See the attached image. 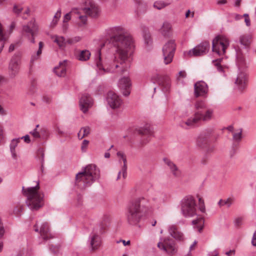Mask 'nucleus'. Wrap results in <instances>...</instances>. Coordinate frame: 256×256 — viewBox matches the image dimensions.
I'll list each match as a JSON object with an SVG mask.
<instances>
[{
  "label": "nucleus",
  "instance_id": "1",
  "mask_svg": "<svg viewBox=\"0 0 256 256\" xmlns=\"http://www.w3.org/2000/svg\"><path fill=\"white\" fill-rule=\"evenodd\" d=\"M111 35L108 40L115 48L114 59L106 62L104 66L100 50H98L95 56L96 66L100 74L106 72L123 74L126 71L129 66H124L132 54L134 48V41L128 30L122 26H116L109 29Z\"/></svg>",
  "mask_w": 256,
  "mask_h": 256
},
{
  "label": "nucleus",
  "instance_id": "2",
  "mask_svg": "<svg viewBox=\"0 0 256 256\" xmlns=\"http://www.w3.org/2000/svg\"><path fill=\"white\" fill-rule=\"evenodd\" d=\"M148 200L143 198H138L128 204L126 216L129 224L137 226L144 217L149 210Z\"/></svg>",
  "mask_w": 256,
  "mask_h": 256
},
{
  "label": "nucleus",
  "instance_id": "3",
  "mask_svg": "<svg viewBox=\"0 0 256 256\" xmlns=\"http://www.w3.org/2000/svg\"><path fill=\"white\" fill-rule=\"evenodd\" d=\"M40 188L39 182L34 186L24 188L22 187L24 194L27 197L26 204L32 210H38L44 205V194L38 192Z\"/></svg>",
  "mask_w": 256,
  "mask_h": 256
},
{
  "label": "nucleus",
  "instance_id": "4",
  "mask_svg": "<svg viewBox=\"0 0 256 256\" xmlns=\"http://www.w3.org/2000/svg\"><path fill=\"white\" fill-rule=\"evenodd\" d=\"M100 177L99 169L95 164H90L86 166L84 170L76 174V184L78 186H81V182L83 186H90Z\"/></svg>",
  "mask_w": 256,
  "mask_h": 256
},
{
  "label": "nucleus",
  "instance_id": "5",
  "mask_svg": "<svg viewBox=\"0 0 256 256\" xmlns=\"http://www.w3.org/2000/svg\"><path fill=\"white\" fill-rule=\"evenodd\" d=\"M252 36L250 34H244L240 36L239 42L240 46L235 48L236 51V64L240 68L246 66V61L244 54L248 52L252 43Z\"/></svg>",
  "mask_w": 256,
  "mask_h": 256
},
{
  "label": "nucleus",
  "instance_id": "6",
  "mask_svg": "<svg viewBox=\"0 0 256 256\" xmlns=\"http://www.w3.org/2000/svg\"><path fill=\"white\" fill-rule=\"evenodd\" d=\"M194 107L197 110L195 112L194 118H189L186 122V124L187 126H195L198 124L202 120H207L211 118L212 111L210 110H208L205 114L202 113L201 110L205 109L206 106L205 102L203 100L197 101L195 104Z\"/></svg>",
  "mask_w": 256,
  "mask_h": 256
},
{
  "label": "nucleus",
  "instance_id": "7",
  "mask_svg": "<svg viewBox=\"0 0 256 256\" xmlns=\"http://www.w3.org/2000/svg\"><path fill=\"white\" fill-rule=\"evenodd\" d=\"M181 212L185 218L192 217L196 215V204L194 198L187 196L180 202Z\"/></svg>",
  "mask_w": 256,
  "mask_h": 256
},
{
  "label": "nucleus",
  "instance_id": "8",
  "mask_svg": "<svg viewBox=\"0 0 256 256\" xmlns=\"http://www.w3.org/2000/svg\"><path fill=\"white\" fill-rule=\"evenodd\" d=\"M38 32V26L34 18L22 26V34L32 43H35L34 37L37 35Z\"/></svg>",
  "mask_w": 256,
  "mask_h": 256
},
{
  "label": "nucleus",
  "instance_id": "9",
  "mask_svg": "<svg viewBox=\"0 0 256 256\" xmlns=\"http://www.w3.org/2000/svg\"><path fill=\"white\" fill-rule=\"evenodd\" d=\"M229 45L228 40L224 36H216L212 42V50L219 56L224 54L226 50Z\"/></svg>",
  "mask_w": 256,
  "mask_h": 256
},
{
  "label": "nucleus",
  "instance_id": "10",
  "mask_svg": "<svg viewBox=\"0 0 256 256\" xmlns=\"http://www.w3.org/2000/svg\"><path fill=\"white\" fill-rule=\"evenodd\" d=\"M20 64V56L18 54L12 56L8 66V74L10 78H14L18 74Z\"/></svg>",
  "mask_w": 256,
  "mask_h": 256
},
{
  "label": "nucleus",
  "instance_id": "11",
  "mask_svg": "<svg viewBox=\"0 0 256 256\" xmlns=\"http://www.w3.org/2000/svg\"><path fill=\"white\" fill-rule=\"evenodd\" d=\"M176 45L174 40L168 41L163 46V56L164 62L166 64L172 62L176 50Z\"/></svg>",
  "mask_w": 256,
  "mask_h": 256
},
{
  "label": "nucleus",
  "instance_id": "12",
  "mask_svg": "<svg viewBox=\"0 0 256 256\" xmlns=\"http://www.w3.org/2000/svg\"><path fill=\"white\" fill-rule=\"evenodd\" d=\"M34 230L36 232H40L44 240H48L54 238V236L50 232L49 225L46 222L42 223L40 226L38 223L36 222L34 225Z\"/></svg>",
  "mask_w": 256,
  "mask_h": 256
},
{
  "label": "nucleus",
  "instance_id": "13",
  "mask_svg": "<svg viewBox=\"0 0 256 256\" xmlns=\"http://www.w3.org/2000/svg\"><path fill=\"white\" fill-rule=\"evenodd\" d=\"M210 48L209 42L205 41L202 42L200 44L190 50L187 54L190 56H198L206 54Z\"/></svg>",
  "mask_w": 256,
  "mask_h": 256
},
{
  "label": "nucleus",
  "instance_id": "14",
  "mask_svg": "<svg viewBox=\"0 0 256 256\" xmlns=\"http://www.w3.org/2000/svg\"><path fill=\"white\" fill-rule=\"evenodd\" d=\"M82 10L86 14L92 18H96L100 14V10L98 6L91 0L86 2V6L82 8Z\"/></svg>",
  "mask_w": 256,
  "mask_h": 256
},
{
  "label": "nucleus",
  "instance_id": "15",
  "mask_svg": "<svg viewBox=\"0 0 256 256\" xmlns=\"http://www.w3.org/2000/svg\"><path fill=\"white\" fill-rule=\"evenodd\" d=\"M158 247L170 254H174L176 252L175 242L172 239L166 238L162 242H159Z\"/></svg>",
  "mask_w": 256,
  "mask_h": 256
},
{
  "label": "nucleus",
  "instance_id": "16",
  "mask_svg": "<svg viewBox=\"0 0 256 256\" xmlns=\"http://www.w3.org/2000/svg\"><path fill=\"white\" fill-rule=\"evenodd\" d=\"M106 100L108 105L112 109L119 108L122 104V100L120 97L112 91L108 93Z\"/></svg>",
  "mask_w": 256,
  "mask_h": 256
},
{
  "label": "nucleus",
  "instance_id": "17",
  "mask_svg": "<svg viewBox=\"0 0 256 256\" xmlns=\"http://www.w3.org/2000/svg\"><path fill=\"white\" fill-rule=\"evenodd\" d=\"M79 102L80 110L84 113H86L92 106L93 100L88 94H84L80 98Z\"/></svg>",
  "mask_w": 256,
  "mask_h": 256
},
{
  "label": "nucleus",
  "instance_id": "18",
  "mask_svg": "<svg viewBox=\"0 0 256 256\" xmlns=\"http://www.w3.org/2000/svg\"><path fill=\"white\" fill-rule=\"evenodd\" d=\"M95 230H96L94 229L89 237L90 244L92 250L98 249L102 243L100 237L98 232H95Z\"/></svg>",
  "mask_w": 256,
  "mask_h": 256
},
{
  "label": "nucleus",
  "instance_id": "19",
  "mask_svg": "<svg viewBox=\"0 0 256 256\" xmlns=\"http://www.w3.org/2000/svg\"><path fill=\"white\" fill-rule=\"evenodd\" d=\"M131 83L130 78L128 77H124L120 78L118 82V86L122 90L124 96H126L130 94V88Z\"/></svg>",
  "mask_w": 256,
  "mask_h": 256
},
{
  "label": "nucleus",
  "instance_id": "20",
  "mask_svg": "<svg viewBox=\"0 0 256 256\" xmlns=\"http://www.w3.org/2000/svg\"><path fill=\"white\" fill-rule=\"evenodd\" d=\"M194 96L196 97L205 96L208 92V87L206 82L200 81L194 84Z\"/></svg>",
  "mask_w": 256,
  "mask_h": 256
},
{
  "label": "nucleus",
  "instance_id": "21",
  "mask_svg": "<svg viewBox=\"0 0 256 256\" xmlns=\"http://www.w3.org/2000/svg\"><path fill=\"white\" fill-rule=\"evenodd\" d=\"M246 74L244 72H239L235 80V84L237 88L240 90H244L246 86Z\"/></svg>",
  "mask_w": 256,
  "mask_h": 256
},
{
  "label": "nucleus",
  "instance_id": "22",
  "mask_svg": "<svg viewBox=\"0 0 256 256\" xmlns=\"http://www.w3.org/2000/svg\"><path fill=\"white\" fill-rule=\"evenodd\" d=\"M136 132L142 136V138L138 145V146L140 148L142 147L148 142L147 140H145V138L146 139L151 135L152 132L150 129H136Z\"/></svg>",
  "mask_w": 256,
  "mask_h": 256
},
{
  "label": "nucleus",
  "instance_id": "23",
  "mask_svg": "<svg viewBox=\"0 0 256 256\" xmlns=\"http://www.w3.org/2000/svg\"><path fill=\"white\" fill-rule=\"evenodd\" d=\"M30 134L36 139H44L48 136V132L47 129H33Z\"/></svg>",
  "mask_w": 256,
  "mask_h": 256
},
{
  "label": "nucleus",
  "instance_id": "24",
  "mask_svg": "<svg viewBox=\"0 0 256 256\" xmlns=\"http://www.w3.org/2000/svg\"><path fill=\"white\" fill-rule=\"evenodd\" d=\"M164 162L168 166L173 175L176 177H178L180 175V172L177 166L170 160L165 158L163 159Z\"/></svg>",
  "mask_w": 256,
  "mask_h": 256
},
{
  "label": "nucleus",
  "instance_id": "25",
  "mask_svg": "<svg viewBox=\"0 0 256 256\" xmlns=\"http://www.w3.org/2000/svg\"><path fill=\"white\" fill-rule=\"evenodd\" d=\"M66 62L67 60H66L60 62L59 63V65L54 68V72L58 76H64L66 75Z\"/></svg>",
  "mask_w": 256,
  "mask_h": 256
},
{
  "label": "nucleus",
  "instance_id": "26",
  "mask_svg": "<svg viewBox=\"0 0 256 256\" xmlns=\"http://www.w3.org/2000/svg\"><path fill=\"white\" fill-rule=\"evenodd\" d=\"M196 142L200 147L206 148L209 143V136L206 132L200 134L197 138Z\"/></svg>",
  "mask_w": 256,
  "mask_h": 256
},
{
  "label": "nucleus",
  "instance_id": "27",
  "mask_svg": "<svg viewBox=\"0 0 256 256\" xmlns=\"http://www.w3.org/2000/svg\"><path fill=\"white\" fill-rule=\"evenodd\" d=\"M229 134L232 137V140L235 142H240L242 138V129H228Z\"/></svg>",
  "mask_w": 256,
  "mask_h": 256
},
{
  "label": "nucleus",
  "instance_id": "28",
  "mask_svg": "<svg viewBox=\"0 0 256 256\" xmlns=\"http://www.w3.org/2000/svg\"><path fill=\"white\" fill-rule=\"evenodd\" d=\"M159 80H160V76L157 74L154 75L151 78V80L154 83L158 82L160 84H162V86L164 87V90H165V91L168 90L170 87V82L168 78H166L164 82H160Z\"/></svg>",
  "mask_w": 256,
  "mask_h": 256
},
{
  "label": "nucleus",
  "instance_id": "29",
  "mask_svg": "<svg viewBox=\"0 0 256 256\" xmlns=\"http://www.w3.org/2000/svg\"><path fill=\"white\" fill-rule=\"evenodd\" d=\"M212 63L214 66L216 68L217 70L222 74H224L225 68H227L224 64V59L222 58H218L212 60Z\"/></svg>",
  "mask_w": 256,
  "mask_h": 256
},
{
  "label": "nucleus",
  "instance_id": "30",
  "mask_svg": "<svg viewBox=\"0 0 256 256\" xmlns=\"http://www.w3.org/2000/svg\"><path fill=\"white\" fill-rule=\"evenodd\" d=\"M71 12L78 15L77 18L80 20V22H78V25L79 26H82L86 24L87 22V16L86 14H81V12L77 9L72 10Z\"/></svg>",
  "mask_w": 256,
  "mask_h": 256
},
{
  "label": "nucleus",
  "instance_id": "31",
  "mask_svg": "<svg viewBox=\"0 0 256 256\" xmlns=\"http://www.w3.org/2000/svg\"><path fill=\"white\" fill-rule=\"evenodd\" d=\"M169 232L170 235L176 240H182L184 238L183 234L179 232L175 226H172L169 230Z\"/></svg>",
  "mask_w": 256,
  "mask_h": 256
},
{
  "label": "nucleus",
  "instance_id": "32",
  "mask_svg": "<svg viewBox=\"0 0 256 256\" xmlns=\"http://www.w3.org/2000/svg\"><path fill=\"white\" fill-rule=\"evenodd\" d=\"M54 42L56 43L59 48L64 49L68 44L67 40H66L63 36H54Z\"/></svg>",
  "mask_w": 256,
  "mask_h": 256
},
{
  "label": "nucleus",
  "instance_id": "33",
  "mask_svg": "<svg viewBox=\"0 0 256 256\" xmlns=\"http://www.w3.org/2000/svg\"><path fill=\"white\" fill-rule=\"evenodd\" d=\"M91 55L89 50H84L80 52L77 56V58L80 61H86L90 59Z\"/></svg>",
  "mask_w": 256,
  "mask_h": 256
},
{
  "label": "nucleus",
  "instance_id": "34",
  "mask_svg": "<svg viewBox=\"0 0 256 256\" xmlns=\"http://www.w3.org/2000/svg\"><path fill=\"white\" fill-rule=\"evenodd\" d=\"M20 142V138H14L12 140L10 144V150L14 158L16 157V148L17 146L18 143Z\"/></svg>",
  "mask_w": 256,
  "mask_h": 256
},
{
  "label": "nucleus",
  "instance_id": "35",
  "mask_svg": "<svg viewBox=\"0 0 256 256\" xmlns=\"http://www.w3.org/2000/svg\"><path fill=\"white\" fill-rule=\"evenodd\" d=\"M192 224L194 226H196L198 230L200 232L204 227V220L203 218L200 217L196 220H194L192 221Z\"/></svg>",
  "mask_w": 256,
  "mask_h": 256
},
{
  "label": "nucleus",
  "instance_id": "36",
  "mask_svg": "<svg viewBox=\"0 0 256 256\" xmlns=\"http://www.w3.org/2000/svg\"><path fill=\"white\" fill-rule=\"evenodd\" d=\"M23 210V206L20 203L18 202L14 206L12 212L14 215L16 216H19L21 214V213L22 212Z\"/></svg>",
  "mask_w": 256,
  "mask_h": 256
},
{
  "label": "nucleus",
  "instance_id": "37",
  "mask_svg": "<svg viewBox=\"0 0 256 256\" xmlns=\"http://www.w3.org/2000/svg\"><path fill=\"white\" fill-rule=\"evenodd\" d=\"M60 16H61V10H60V9H59L56 12L54 16V18L50 24V26L52 28L55 26H56V24H57L59 20Z\"/></svg>",
  "mask_w": 256,
  "mask_h": 256
},
{
  "label": "nucleus",
  "instance_id": "38",
  "mask_svg": "<svg viewBox=\"0 0 256 256\" xmlns=\"http://www.w3.org/2000/svg\"><path fill=\"white\" fill-rule=\"evenodd\" d=\"M171 29V26L168 22H164L161 28V32L164 36H168Z\"/></svg>",
  "mask_w": 256,
  "mask_h": 256
},
{
  "label": "nucleus",
  "instance_id": "39",
  "mask_svg": "<svg viewBox=\"0 0 256 256\" xmlns=\"http://www.w3.org/2000/svg\"><path fill=\"white\" fill-rule=\"evenodd\" d=\"M170 4V3L168 2H166L162 0H158L154 4V8L160 10L168 6Z\"/></svg>",
  "mask_w": 256,
  "mask_h": 256
},
{
  "label": "nucleus",
  "instance_id": "40",
  "mask_svg": "<svg viewBox=\"0 0 256 256\" xmlns=\"http://www.w3.org/2000/svg\"><path fill=\"white\" fill-rule=\"evenodd\" d=\"M8 40V38L4 33L2 28V24H0V46H4L5 43Z\"/></svg>",
  "mask_w": 256,
  "mask_h": 256
},
{
  "label": "nucleus",
  "instance_id": "41",
  "mask_svg": "<svg viewBox=\"0 0 256 256\" xmlns=\"http://www.w3.org/2000/svg\"><path fill=\"white\" fill-rule=\"evenodd\" d=\"M90 129H80L78 133V136L79 139H82L90 134Z\"/></svg>",
  "mask_w": 256,
  "mask_h": 256
},
{
  "label": "nucleus",
  "instance_id": "42",
  "mask_svg": "<svg viewBox=\"0 0 256 256\" xmlns=\"http://www.w3.org/2000/svg\"><path fill=\"white\" fill-rule=\"evenodd\" d=\"M23 10V7L21 4H14L12 8V12L16 14L19 15L22 12Z\"/></svg>",
  "mask_w": 256,
  "mask_h": 256
},
{
  "label": "nucleus",
  "instance_id": "43",
  "mask_svg": "<svg viewBox=\"0 0 256 256\" xmlns=\"http://www.w3.org/2000/svg\"><path fill=\"white\" fill-rule=\"evenodd\" d=\"M43 148H38L37 152V158L40 163L44 162V153Z\"/></svg>",
  "mask_w": 256,
  "mask_h": 256
},
{
  "label": "nucleus",
  "instance_id": "44",
  "mask_svg": "<svg viewBox=\"0 0 256 256\" xmlns=\"http://www.w3.org/2000/svg\"><path fill=\"white\" fill-rule=\"evenodd\" d=\"M144 43L147 45H150L152 43V40L150 34L148 32H145L144 34Z\"/></svg>",
  "mask_w": 256,
  "mask_h": 256
},
{
  "label": "nucleus",
  "instance_id": "45",
  "mask_svg": "<svg viewBox=\"0 0 256 256\" xmlns=\"http://www.w3.org/2000/svg\"><path fill=\"white\" fill-rule=\"evenodd\" d=\"M82 40L80 36H76L67 40L68 44H74L79 42Z\"/></svg>",
  "mask_w": 256,
  "mask_h": 256
},
{
  "label": "nucleus",
  "instance_id": "46",
  "mask_svg": "<svg viewBox=\"0 0 256 256\" xmlns=\"http://www.w3.org/2000/svg\"><path fill=\"white\" fill-rule=\"evenodd\" d=\"M148 6L146 2H139L138 8L140 12H145Z\"/></svg>",
  "mask_w": 256,
  "mask_h": 256
},
{
  "label": "nucleus",
  "instance_id": "47",
  "mask_svg": "<svg viewBox=\"0 0 256 256\" xmlns=\"http://www.w3.org/2000/svg\"><path fill=\"white\" fill-rule=\"evenodd\" d=\"M123 161V162H124V166L122 168V176L124 178H126V169H127V166H126V158H124V160Z\"/></svg>",
  "mask_w": 256,
  "mask_h": 256
},
{
  "label": "nucleus",
  "instance_id": "48",
  "mask_svg": "<svg viewBox=\"0 0 256 256\" xmlns=\"http://www.w3.org/2000/svg\"><path fill=\"white\" fill-rule=\"evenodd\" d=\"M238 148V146L236 144H232V150H230V154L231 157L233 156L236 153Z\"/></svg>",
  "mask_w": 256,
  "mask_h": 256
},
{
  "label": "nucleus",
  "instance_id": "49",
  "mask_svg": "<svg viewBox=\"0 0 256 256\" xmlns=\"http://www.w3.org/2000/svg\"><path fill=\"white\" fill-rule=\"evenodd\" d=\"M233 200L232 198H229L226 200H223V205H226L228 208L230 207L232 204Z\"/></svg>",
  "mask_w": 256,
  "mask_h": 256
},
{
  "label": "nucleus",
  "instance_id": "50",
  "mask_svg": "<svg viewBox=\"0 0 256 256\" xmlns=\"http://www.w3.org/2000/svg\"><path fill=\"white\" fill-rule=\"evenodd\" d=\"M20 44V42H16V44H11L9 46L8 52H13L16 46H18Z\"/></svg>",
  "mask_w": 256,
  "mask_h": 256
},
{
  "label": "nucleus",
  "instance_id": "51",
  "mask_svg": "<svg viewBox=\"0 0 256 256\" xmlns=\"http://www.w3.org/2000/svg\"><path fill=\"white\" fill-rule=\"evenodd\" d=\"M50 249L54 254H56L58 251V247L53 245L50 246Z\"/></svg>",
  "mask_w": 256,
  "mask_h": 256
},
{
  "label": "nucleus",
  "instance_id": "52",
  "mask_svg": "<svg viewBox=\"0 0 256 256\" xmlns=\"http://www.w3.org/2000/svg\"><path fill=\"white\" fill-rule=\"evenodd\" d=\"M70 12L66 14L64 17L63 22H67L69 20H70Z\"/></svg>",
  "mask_w": 256,
  "mask_h": 256
},
{
  "label": "nucleus",
  "instance_id": "53",
  "mask_svg": "<svg viewBox=\"0 0 256 256\" xmlns=\"http://www.w3.org/2000/svg\"><path fill=\"white\" fill-rule=\"evenodd\" d=\"M4 133L3 129H0V144L4 142Z\"/></svg>",
  "mask_w": 256,
  "mask_h": 256
},
{
  "label": "nucleus",
  "instance_id": "54",
  "mask_svg": "<svg viewBox=\"0 0 256 256\" xmlns=\"http://www.w3.org/2000/svg\"><path fill=\"white\" fill-rule=\"evenodd\" d=\"M20 138V140L21 139H24V141L27 144H29L30 142V136L28 134H26L24 136L21 137Z\"/></svg>",
  "mask_w": 256,
  "mask_h": 256
},
{
  "label": "nucleus",
  "instance_id": "55",
  "mask_svg": "<svg viewBox=\"0 0 256 256\" xmlns=\"http://www.w3.org/2000/svg\"><path fill=\"white\" fill-rule=\"evenodd\" d=\"M88 143H89V142L86 140H83L82 144V146H81V148H82V150L84 151V150L86 148L88 145Z\"/></svg>",
  "mask_w": 256,
  "mask_h": 256
},
{
  "label": "nucleus",
  "instance_id": "56",
  "mask_svg": "<svg viewBox=\"0 0 256 256\" xmlns=\"http://www.w3.org/2000/svg\"><path fill=\"white\" fill-rule=\"evenodd\" d=\"M42 50L38 49L36 52V56H33L32 58V60L34 61L38 58V57L42 54Z\"/></svg>",
  "mask_w": 256,
  "mask_h": 256
},
{
  "label": "nucleus",
  "instance_id": "57",
  "mask_svg": "<svg viewBox=\"0 0 256 256\" xmlns=\"http://www.w3.org/2000/svg\"><path fill=\"white\" fill-rule=\"evenodd\" d=\"M186 76V74L185 71L182 70L179 72L178 73V79H179L180 78H184Z\"/></svg>",
  "mask_w": 256,
  "mask_h": 256
},
{
  "label": "nucleus",
  "instance_id": "58",
  "mask_svg": "<svg viewBox=\"0 0 256 256\" xmlns=\"http://www.w3.org/2000/svg\"><path fill=\"white\" fill-rule=\"evenodd\" d=\"M252 244L253 246H256V230L254 234L252 240Z\"/></svg>",
  "mask_w": 256,
  "mask_h": 256
},
{
  "label": "nucleus",
  "instance_id": "59",
  "mask_svg": "<svg viewBox=\"0 0 256 256\" xmlns=\"http://www.w3.org/2000/svg\"><path fill=\"white\" fill-rule=\"evenodd\" d=\"M242 219L241 218H237L234 220L235 226H240L242 224Z\"/></svg>",
  "mask_w": 256,
  "mask_h": 256
},
{
  "label": "nucleus",
  "instance_id": "60",
  "mask_svg": "<svg viewBox=\"0 0 256 256\" xmlns=\"http://www.w3.org/2000/svg\"><path fill=\"white\" fill-rule=\"evenodd\" d=\"M199 209L201 212H206L204 204H199Z\"/></svg>",
  "mask_w": 256,
  "mask_h": 256
},
{
  "label": "nucleus",
  "instance_id": "61",
  "mask_svg": "<svg viewBox=\"0 0 256 256\" xmlns=\"http://www.w3.org/2000/svg\"><path fill=\"white\" fill-rule=\"evenodd\" d=\"M227 3L226 0H218L217 1L216 4L218 5H223Z\"/></svg>",
  "mask_w": 256,
  "mask_h": 256
},
{
  "label": "nucleus",
  "instance_id": "62",
  "mask_svg": "<svg viewBox=\"0 0 256 256\" xmlns=\"http://www.w3.org/2000/svg\"><path fill=\"white\" fill-rule=\"evenodd\" d=\"M117 156L122 158V160H124V158H126V156H125L124 154L122 152H117Z\"/></svg>",
  "mask_w": 256,
  "mask_h": 256
},
{
  "label": "nucleus",
  "instance_id": "63",
  "mask_svg": "<svg viewBox=\"0 0 256 256\" xmlns=\"http://www.w3.org/2000/svg\"><path fill=\"white\" fill-rule=\"evenodd\" d=\"M68 28V24L67 22L64 23L62 26L63 30L66 32Z\"/></svg>",
  "mask_w": 256,
  "mask_h": 256
},
{
  "label": "nucleus",
  "instance_id": "64",
  "mask_svg": "<svg viewBox=\"0 0 256 256\" xmlns=\"http://www.w3.org/2000/svg\"><path fill=\"white\" fill-rule=\"evenodd\" d=\"M244 21L247 26H250V22L249 18H245Z\"/></svg>",
  "mask_w": 256,
  "mask_h": 256
}]
</instances>
